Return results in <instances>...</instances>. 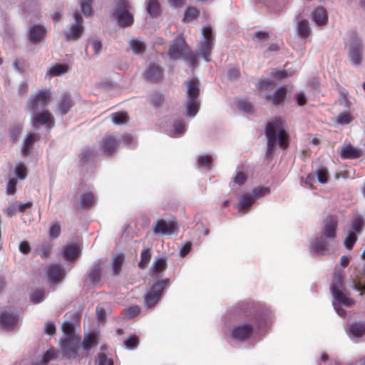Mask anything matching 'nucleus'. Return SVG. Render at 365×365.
I'll list each match as a JSON object with an SVG mask.
<instances>
[{
    "mask_svg": "<svg viewBox=\"0 0 365 365\" xmlns=\"http://www.w3.org/2000/svg\"><path fill=\"white\" fill-rule=\"evenodd\" d=\"M364 225V221L362 217L357 216L352 219L351 222V230L355 232L356 235L360 233Z\"/></svg>",
    "mask_w": 365,
    "mask_h": 365,
    "instance_id": "obj_41",
    "label": "nucleus"
},
{
    "mask_svg": "<svg viewBox=\"0 0 365 365\" xmlns=\"http://www.w3.org/2000/svg\"><path fill=\"white\" fill-rule=\"evenodd\" d=\"M69 67L66 64H54L53 66H51L48 71V73H51L52 76H61L63 73H66L68 71Z\"/></svg>",
    "mask_w": 365,
    "mask_h": 365,
    "instance_id": "obj_37",
    "label": "nucleus"
},
{
    "mask_svg": "<svg viewBox=\"0 0 365 365\" xmlns=\"http://www.w3.org/2000/svg\"><path fill=\"white\" fill-rule=\"evenodd\" d=\"M51 246L48 243H43L39 247H38L37 251L38 255L41 256L42 259H46L51 252Z\"/></svg>",
    "mask_w": 365,
    "mask_h": 365,
    "instance_id": "obj_53",
    "label": "nucleus"
},
{
    "mask_svg": "<svg viewBox=\"0 0 365 365\" xmlns=\"http://www.w3.org/2000/svg\"><path fill=\"white\" fill-rule=\"evenodd\" d=\"M297 31L299 37L306 41L310 34L309 24L307 20H301L297 24Z\"/></svg>",
    "mask_w": 365,
    "mask_h": 365,
    "instance_id": "obj_32",
    "label": "nucleus"
},
{
    "mask_svg": "<svg viewBox=\"0 0 365 365\" xmlns=\"http://www.w3.org/2000/svg\"><path fill=\"white\" fill-rule=\"evenodd\" d=\"M198 163L202 166H209L212 162V156L209 155L199 156Z\"/></svg>",
    "mask_w": 365,
    "mask_h": 365,
    "instance_id": "obj_62",
    "label": "nucleus"
},
{
    "mask_svg": "<svg viewBox=\"0 0 365 365\" xmlns=\"http://www.w3.org/2000/svg\"><path fill=\"white\" fill-rule=\"evenodd\" d=\"M65 274V270L59 264H53L46 267L48 281L51 284L58 283L63 279Z\"/></svg>",
    "mask_w": 365,
    "mask_h": 365,
    "instance_id": "obj_16",
    "label": "nucleus"
},
{
    "mask_svg": "<svg viewBox=\"0 0 365 365\" xmlns=\"http://www.w3.org/2000/svg\"><path fill=\"white\" fill-rule=\"evenodd\" d=\"M187 99H199L200 83L196 78H191L185 82Z\"/></svg>",
    "mask_w": 365,
    "mask_h": 365,
    "instance_id": "obj_23",
    "label": "nucleus"
},
{
    "mask_svg": "<svg viewBox=\"0 0 365 365\" xmlns=\"http://www.w3.org/2000/svg\"><path fill=\"white\" fill-rule=\"evenodd\" d=\"M350 61L354 65H359L363 59L362 45L359 41H354L350 46L348 53Z\"/></svg>",
    "mask_w": 365,
    "mask_h": 365,
    "instance_id": "obj_18",
    "label": "nucleus"
},
{
    "mask_svg": "<svg viewBox=\"0 0 365 365\" xmlns=\"http://www.w3.org/2000/svg\"><path fill=\"white\" fill-rule=\"evenodd\" d=\"M287 92V86H282L278 88L273 95H266L264 98L273 106L280 105L286 98Z\"/></svg>",
    "mask_w": 365,
    "mask_h": 365,
    "instance_id": "obj_22",
    "label": "nucleus"
},
{
    "mask_svg": "<svg viewBox=\"0 0 365 365\" xmlns=\"http://www.w3.org/2000/svg\"><path fill=\"white\" fill-rule=\"evenodd\" d=\"M265 135L267 138V155L272 154L276 140L282 149H287L289 145V136L283 128V122L279 117H275L269 121L265 126Z\"/></svg>",
    "mask_w": 365,
    "mask_h": 365,
    "instance_id": "obj_1",
    "label": "nucleus"
},
{
    "mask_svg": "<svg viewBox=\"0 0 365 365\" xmlns=\"http://www.w3.org/2000/svg\"><path fill=\"white\" fill-rule=\"evenodd\" d=\"M96 203L94 194L91 191H86L80 196V204L83 209L90 208Z\"/></svg>",
    "mask_w": 365,
    "mask_h": 365,
    "instance_id": "obj_28",
    "label": "nucleus"
},
{
    "mask_svg": "<svg viewBox=\"0 0 365 365\" xmlns=\"http://www.w3.org/2000/svg\"><path fill=\"white\" fill-rule=\"evenodd\" d=\"M122 313L128 318L131 319L138 316L140 313V308L138 305H133L124 309Z\"/></svg>",
    "mask_w": 365,
    "mask_h": 365,
    "instance_id": "obj_47",
    "label": "nucleus"
},
{
    "mask_svg": "<svg viewBox=\"0 0 365 365\" xmlns=\"http://www.w3.org/2000/svg\"><path fill=\"white\" fill-rule=\"evenodd\" d=\"M163 76V71L161 66L155 64H150L145 72L146 80L151 83H156L160 81Z\"/></svg>",
    "mask_w": 365,
    "mask_h": 365,
    "instance_id": "obj_20",
    "label": "nucleus"
},
{
    "mask_svg": "<svg viewBox=\"0 0 365 365\" xmlns=\"http://www.w3.org/2000/svg\"><path fill=\"white\" fill-rule=\"evenodd\" d=\"M61 232L60 222L58 221L54 222L48 230V235L51 238L56 239L58 237Z\"/></svg>",
    "mask_w": 365,
    "mask_h": 365,
    "instance_id": "obj_50",
    "label": "nucleus"
},
{
    "mask_svg": "<svg viewBox=\"0 0 365 365\" xmlns=\"http://www.w3.org/2000/svg\"><path fill=\"white\" fill-rule=\"evenodd\" d=\"M46 30L41 25H33L28 31V40L33 43H40L45 37Z\"/></svg>",
    "mask_w": 365,
    "mask_h": 365,
    "instance_id": "obj_17",
    "label": "nucleus"
},
{
    "mask_svg": "<svg viewBox=\"0 0 365 365\" xmlns=\"http://www.w3.org/2000/svg\"><path fill=\"white\" fill-rule=\"evenodd\" d=\"M96 365H113V360L108 358L104 353H100L96 360Z\"/></svg>",
    "mask_w": 365,
    "mask_h": 365,
    "instance_id": "obj_52",
    "label": "nucleus"
},
{
    "mask_svg": "<svg viewBox=\"0 0 365 365\" xmlns=\"http://www.w3.org/2000/svg\"><path fill=\"white\" fill-rule=\"evenodd\" d=\"M120 141H122L124 143V145L127 146L133 145L135 143V140L133 137L132 136V135L128 133L123 135L120 138Z\"/></svg>",
    "mask_w": 365,
    "mask_h": 365,
    "instance_id": "obj_64",
    "label": "nucleus"
},
{
    "mask_svg": "<svg viewBox=\"0 0 365 365\" xmlns=\"http://www.w3.org/2000/svg\"><path fill=\"white\" fill-rule=\"evenodd\" d=\"M139 344V339L136 335L128 336L124 341L125 346L128 349H134Z\"/></svg>",
    "mask_w": 365,
    "mask_h": 365,
    "instance_id": "obj_51",
    "label": "nucleus"
},
{
    "mask_svg": "<svg viewBox=\"0 0 365 365\" xmlns=\"http://www.w3.org/2000/svg\"><path fill=\"white\" fill-rule=\"evenodd\" d=\"M187 49V46L182 36H179L174 39L168 51V56L171 60L175 61L182 57Z\"/></svg>",
    "mask_w": 365,
    "mask_h": 365,
    "instance_id": "obj_9",
    "label": "nucleus"
},
{
    "mask_svg": "<svg viewBox=\"0 0 365 365\" xmlns=\"http://www.w3.org/2000/svg\"><path fill=\"white\" fill-rule=\"evenodd\" d=\"M112 122L117 125L124 124L128 120V115L125 112H115L110 115Z\"/></svg>",
    "mask_w": 365,
    "mask_h": 365,
    "instance_id": "obj_40",
    "label": "nucleus"
},
{
    "mask_svg": "<svg viewBox=\"0 0 365 365\" xmlns=\"http://www.w3.org/2000/svg\"><path fill=\"white\" fill-rule=\"evenodd\" d=\"M78 254V247L74 245H68L64 247L63 257L68 261H73Z\"/></svg>",
    "mask_w": 365,
    "mask_h": 365,
    "instance_id": "obj_35",
    "label": "nucleus"
},
{
    "mask_svg": "<svg viewBox=\"0 0 365 365\" xmlns=\"http://www.w3.org/2000/svg\"><path fill=\"white\" fill-rule=\"evenodd\" d=\"M312 19L319 26L326 24L327 22L326 10L322 7L316 8L312 13Z\"/></svg>",
    "mask_w": 365,
    "mask_h": 365,
    "instance_id": "obj_27",
    "label": "nucleus"
},
{
    "mask_svg": "<svg viewBox=\"0 0 365 365\" xmlns=\"http://www.w3.org/2000/svg\"><path fill=\"white\" fill-rule=\"evenodd\" d=\"M119 143L115 135L106 133L99 142V148L104 155L111 156L115 153Z\"/></svg>",
    "mask_w": 365,
    "mask_h": 365,
    "instance_id": "obj_8",
    "label": "nucleus"
},
{
    "mask_svg": "<svg viewBox=\"0 0 365 365\" xmlns=\"http://www.w3.org/2000/svg\"><path fill=\"white\" fill-rule=\"evenodd\" d=\"M168 283V279H164L158 282L152 287L150 291L144 297V306L147 309H150L157 304Z\"/></svg>",
    "mask_w": 365,
    "mask_h": 365,
    "instance_id": "obj_6",
    "label": "nucleus"
},
{
    "mask_svg": "<svg viewBox=\"0 0 365 365\" xmlns=\"http://www.w3.org/2000/svg\"><path fill=\"white\" fill-rule=\"evenodd\" d=\"M19 251L24 255H28L31 252L29 242L26 240L21 241L19 246Z\"/></svg>",
    "mask_w": 365,
    "mask_h": 365,
    "instance_id": "obj_63",
    "label": "nucleus"
},
{
    "mask_svg": "<svg viewBox=\"0 0 365 365\" xmlns=\"http://www.w3.org/2000/svg\"><path fill=\"white\" fill-rule=\"evenodd\" d=\"M18 322V315L11 307H6L0 313V324L8 330L14 329Z\"/></svg>",
    "mask_w": 365,
    "mask_h": 365,
    "instance_id": "obj_15",
    "label": "nucleus"
},
{
    "mask_svg": "<svg viewBox=\"0 0 365 365\" xmlns=\"http://www.w3.org/2000/svg\"><path fill=\"white\" fill-rule=\"evenodd\" d=\"M202 34L203 36V40L200 42L198 54L206 61H210L214 40L211 26H204L202 29Z\"/></svg>",
    "mask_w": 365,
    "mask_h": 365,
    "instance_id": "obj_4",
    "label": "nucleus"
},
{
    "mask_svg": "<svg viewBox=\"0 0 365 365\" xmlns=\"http://www.w3.org/2000/svg\"><path fill=\"white\" fill-rule=\"evenodd\" d=\"M363 155V150L352 146L350 143L344 145L340 151L343 159H357Z\"/></svg>",
    "mask_w": 365,
    "mask_h": 365,
    "instance_id": "obj_21",
    "label": "nucleus"
},
{
    "mask_svg": "<svg viewBox=\"0 0 365 365\" xmlns=\"http://www.w3.org/2000/svg\"><path fill=\"white\" fill-rule=\"evenodd\" d=\"M167 267V262L164 258L156 259L153 264V270L155 274H160L165 270Z\"/></svg>",
    "mask_w": 365,
    "mask_h": 365,
    "instance_id": "obj_44",
    "label": "nucleus"
},
{
    "mask_svg": "<svg viewBox=\"0 0 365 365\" xmlns=\"http://www.w3.org/2000/svg\"><path fill=\"white\" fill-rule=\"evenodd\" d=\"M338 227V217L336 215L327 216L322 227V233L324 237L334 240L336 236Z\"/></svg>",
    "mask_w": 365,
    "mask_h": 365,
    "instance_id": "obj_14",
    "label": "nucleus"
},
{
    "mask_svg": "<svg viewBox=\"0 0 365 365\" xmlns=\"http://www.w3.org/2000/svg\"><path fill=\"white\" fill-rule=\"evenodd\" d=\"M329 245L324 237H316L311 242L309 250L319 255H324L329 250Z\"/></svg>",
    "mask_w": 365,
    "mask_h": 365,
    "instance_id": "obj_19",
    "label": "nucleus"
},
{
    "mask_svg": "<svg viewBox=\"0 0 365 365\" xmlns=\"http://www.w3.org/2000/svg\"><path fill=\"white\" fill-rule=\"evenodd\" d=\"M152 257V250L150 247H145L140 253V259L138 264L140 269H144L150 262Z\"/></svg>",
    "mask_w": 365,
    "mask_h": 365,
    "instance_id": "obj_31",
    "label": "nucleus"
},
{
    "mask_svg": "<svg viewBox=\"0 0 365 365\" xmlns=\"http://www.w3.org/2000/svg\"><path fill=\"white\" fill-rule=\"evenodd\" d=\"M44 298V292L43 290H36L31 294V300L34 304H38L43 301Z\"/></svg>",
    "mask_w": 365,
    "mask_h": 365,
    "instance_id": "obj_58",
    "label": "nucleus"
},
{
    "mask_svg": "<svg viewBox=\"0 0 365 365\" xmlns=\"http://www.w3.org/2000/svg\"><path fill=\"white\" fill-rule=\"evenodd\" d=\"M238 107L241 110L247 113L252 112L253 110V106L248 100H241L238 103Z\"/></svg>",
    "mask_w": 365,
    "mask_h": 365,
    "instance_id": "obj_59",
    "label": "nucleus"
},
{
    "mask_svg": "<svg viewBox=\"0 0 365 365\" xmlns=\"http://www.w3.org/2000/svg\"><path fill=\"white\" fill-rule=\"evenodd\" d=\"M129 45L133 52L135 54H141L145 52V43L137 38H133L130 41Z\"/></svg>",
    "mask_w": 365,
    "mask_h": 365,
    "instance_id": "obj_36",
    "label": "nucleus"
},
{
    "mask_svg": "<svg viewBox=\"0 0 365 365\" xmlns=\"http://www.w3.org/2000/svg\"><path fill=\"white\" fill-rule=\"evenodd\" d=\"M15 173L16 176L21 180L26 178L27 175V170L26 166L23 163L18 164L15 168Z\"/></svg>",
    "mask_w": 365,
    "mask_h": 365,
    "instance_id": "obj_57",
    "label": "nucleus"
},
{
    "mask_svg": "<svg viewBox=\"0 0 365 365\" xmlns=\"http://www.w3.org/2000/svg\"><path fill=\"white\" fill-rule=\"evenodd\" d=\"M190 67H195L197 63L196 55L192 51H185L182 56Z\"/></svg>",
    "mask_w": 365,
    "mask_h": 365,
    "instance_id": "obj_54",
    "label": "nucleus"
},
{
    "mask_svg": "<svg viewBox=\"0 0 365 365\" xmlns=\"http://www.w3.org/2000/svg\"><path fill=\"white\" fill-rule=\"evenodd\" d=\"M101 277V266L98 263L94 266L93 269L88 274V278L93 283H96L100 281Z\"/></svg>",
    "mask_w": 365,
    "mask_h": 365,
    "instance_id": "obj_43",
    "label": "nucleus"
},
{
    "mask_svg": "<svg viewBox=\"0 0 365 365\" xmlns=\"http://www.w3.org/2000/svg\"><path fill=\"white\" fill-rule=\"evenodd\" d=\"M164 101V97L162 94L155 93L151 96L150 102L155 107L160 106Z\"/></svg>",
    "mask_w": 365,
    "mask_h": 365,
    "instance_id": "obj_60",
    "label": "nucleus"
},
{
    "mask_svg": "<svg viewBox=\"0 0 365 365\" xmlns=\"http://www.w3.org/2000/svg\"><path fill=\"white\" fill-rule=\"evenodd\" d=\"M270 34V31H257L253 34L252 40L257 42L266 41L269 38Z\"/></svg>",
    "mask_w": 365,
    "mask_h": 365,
    "instance_id": "obj_55",
    "label": "nucleus"
},
{
    "mask_svg": "<svg viewBox=\"0 0 365 365\" xmlns=\"http://www.w3.org/2000/svg\"><path fill=\"white\" fill-rule=\"evenodd\" d=\"M146 9L152 17H157L161 13V7L158 0H149Z\"/></svg>",
    "mask_w": 365,
    "mask_h": 365,
    "instance_id": "obj_34",
    "label": "nucleus"
},
{
    "mask_svg": "<svg viewBox=\"0 0 365 365\" xmlns=\"http://www.w3.org/2000/svg\"><path fill=\"white\" fill-rule=\"evenodd\" d=\"M124 261V254L117 253L113 255L111 262L112 274L113 276H117L120 273Z\"/></svg>",
    "mask_w": 365,
    "mask_h": 365,
    "instance_id": "obj_26",
    "label": "nucleus"
},
{
    "mask_svg": "<svg viewBox=\"0 0 365 365\" xmlns=\"http://www.w3.org/2000/svg\"><path fill=\"white\" fill-rule=\"evenodd\" d=\"M330 289L334 300L339 304L348 307H351L354 305V300L344 293V279L341 273L334 274Z\"/></svg>",
    "mask_w": 365,
    "mask_h": 365,
    "instance_id": "obj_2",
    "label": "nucleus"
},
{
    "mask_svg": "<svg viewBox=\"0 0 365 365\" xmlns=\"http://www.w3.org/2000/svg\"><path fill=\"white\" fill-rule=\"evenodd\" d=\"M114 16L121 27L129 26L133 23V16L130 13V6L126 0H120L117 3Z\"/></svg>",
    "mask_w": 365,
    "mask_h": 365,
    "instance_id": "obj_5",
    "label": "nucleus"
},
{
    "mask_svg": "<svg viewBox=\"0 0 365 365\" xmlns=\"http://www.w3.org/2000/svg\"><path fill=\"white\" fill-rule=\"evenodd\" d=\"M200 15V11L194 7H189L185 12L183 21H193Z\"/></svg>",
    "mask_w": 365,
    "mask_h": 365,
    "instance_id": "obj_49",
    "label": "nucleus"
},
{
    "mask_svg": "<svg viewBox=\"0 0 365 365\" xmlns=\"http://www.w3.org/2000/svg\"><path fill=\"white\" fill-rule=\"evenodd\" d=\"M247 179V175L242 171L237 172L235 178L234 182L238 185H242Z\"/></svg>",
    "mask_w": 365,
    "mask_h": 365,
    "instance_id": "obj_61",
    "label": "nucleus"
},
{
    "mask_svg": "<svg viewBox=\"0 0 365 365\" xmlns=\"http://www.w3.org/2000/svg\"><path fill=\"white\" fill-rule=\"evenodd\" d=\"M80 339V337L64 338L61 339V348L66 358L74 359L77 357Z\"/></svg>",
    "mask_w": 365,
    "mask_h": 365,
    "instance_id": "obj_7",
    "label": "nucleus"
},
{
    "mask_svg": "<svg viewBox=\"0 0 365 365\" xmlns=\"http://www.w3.org/2000/svg\"><path fill=\"white\" fill-rule=\"evenodd\" d=\"M255 201V198L247 194L242 195L239 199V204L237 208L240 212L247 209L252 205Z\"/></svg>",
    "mask_w": 365,
    "mask_h": 365,
    "instance_id": "obj_38",
    "label": "nucleus"
},
{
    "mask_svg": "<svg viewBox=\"0 0 365 365\" xmlns=\"http://www.w3.org/2000/svg\"><path fill=\"white\" fill-rule=\"evenodd\" d=\"M356 240L357 235H356L355 232L349 231L344 242V247L348 250H351Z\"/></svg>",
    "mask_w": 365,
    "mask_h": 365,
    "instance_id": "obj_48",
    "label": "nucleus"
},
{
    "mask_svg": "<svg viewBox=\"0 0 365 365\" xmlns=\"http://www.w3.org/2000/svg\"><path fill=\"white\" fill-rule=\"evenodd\" d=\"M62 331L65 334V338H75L78 337L75 334V326L71 322L66 321L61 326Z\"/></svg>",
    "mask_w": 365,
    "mask_h": 365,
    "instance_id": "obj_39",
    "label": "nucleus"
},
{
    "mask_svg": "<svg viewBox=\"0 0 365 365\" xmlns=\"http://www.w3.org/2000/svg\"><path fill=\"white\" fill-rule=\"evenodd\" d=\"M153 230L155 234L172 235L178 232L177 222L174 220L165 221L158 220L153 226Z\"/></svg>",
    "mask_w": 365,
    "mask_h": 365,
    "instance_id": "obj_11",
    "label": "nucleus"
},
{
    "mask_svg": "<svg viewBox=\"0 0 365 365\" xmlns=\"http://www.w3.org/2000/svg\"><path fill=\"white\" fill-rule=\"evenodd\" d=\"M98 344V341L94 333H89L84 336L81 346L85 351L90 350L93 346Z\"/></svg>",
    "mask_w": 365,
    "mask_h": 365,
    "instance_id": "obj_33",
    "label": "nucleus"
},
{
    "mask_svg": "<svg viewBox=\"0 0 365 365\" xmlns=\"http://www.w3.org/2000/svg\"><path fill=\"white\" fill-rule=\"evenodd\" d=\"M31 123L34 127L38 125H46L48 129H51L55 125V120L48 110H43L41 112H34Z\"/></svg>",
    "mask_w": 365,
    "mask_h": 365,
    "instance_id": "obj_12",
    "label": "nucleus"
},
{
    "mask_svg": "<svg viewBox=\"0 0 365 365\" xmlns=\"http://www.w3.org/2000/svg\"><path fill=\"white\" fill-rule=\"evenodd\" d=\"M350 334L356 338L361 337L365 334V322H356L349 325Z\"/></svg>",
    "mask_w": 365,
    "mask_h": 365,
    "instance_id": "obj_30",
    "label": "nucleus"
},
{
    "mask_svg": "<svg viewBox=\"0 0 365 365\" xmlns=\"http://www.w3.org/2000/svg\"><path fill=\"white\" fill-rule=\"evenodd\" d=\"M51 99V93L48 90H39L31 96L26 108L33 112L46 108Z\"/></svg>",
    "mask_w": 365,
    "mask_h": 365,
    "instance_id": "obj_3",
    "label": "nucleus"
},
{
    "mask_svg": "<svg viewBox=\"0 0 365 365\" xmlns=\"http://www.w3.org/2000/svg\"><path fill=\"white\" fill-rule=\"evenodd\" d=\"M363 273L365 276V267ZM353 288L359 291L360 295L365 294V280L361 277L354 279L353 281Z\"/></svg>",
    "mask_w": 365,
    "mask_h": 365,
    "instance_id": "obj_46",
    "label": "nucleus"
},
{
    "mask_svg": "<svg viewBox=\"0 0 365 365\" xmlns=\"http://www.w3.org/2000/svg\"><path fill=\"white\" fill-rule=\"evenodd\" d=\"M73 106V102L71 95L68 93H63L58 100L57 107L61 115L68 113Z\"/></svg>",
    "mask_w": 365,
    "mask_h": 365,
    "instance_id": "obj_24",
    "label": "nucleus"
},
{
    "mask_svg": "<svg viewBox=\"0 0 365 365\" xmlns=\"http://www.w3.org/2000/svg\"><path fill=\"white\" fill-rule=\"evenodd\" d=\"M354 117L349 112L340 113L336 118L335 123L342 125H348L352 122Z\"/></svg>",
    "mask_w": 365,
    "mask_h": 365,
    "instance_id": "obj_42",
    "label": "nucleus"
},
{
    "mask_svg": "<svg viewBox=\"0 0 365 365\" xmlns=\"http://www.w3.org/2000/svg\"><path fill=\"white\" fill-rule=\"evenodd\" d=\"M200 106L199 99H187L185 103L186 115L194 117L198 112Z\"/></svg>",
    "mask_w": 365,
    "mask_h": 365,
    "instance_id": "obj_29",
    "label": "nucleus"
},
{
    "mask_svg": "<svg viewBox=\"0 0 365 365\" xmlns=\"http://www.w3.org/2000/svg\"><path fill=\"white\" fill-rule=\"evenodd\" d=\"M91 0H83L81 2V11L85 16H91L93 13Z\"/></svg>",
    "mask_w": 365,
    "mask_h": 365,
    "instance_id": "obj_56",
    "label": "nucleus"
},
{
    "mask_svg": "<svg viewBox=\"0 0 365 365\" xmlns=\"http://www.w3.org/2000/svg\"><path fill=\"white\" fill-rule=\"evenodd\" d=\"M315 175L317 177L318 181L320 183L324 184L327 182L329 178L328 170L324 166L319 167L315 173Z\"/></svg>",
    "mask_w": 365,
    "mask_h": 365,
    "instance_id": "obj_45",
    "label": "nucleus"
},
{
    "mask_svg": "<svg viewBox=\"0 0 365 365\" xmlns=\"http://www.w3.org/2000/svg\"><path fill=\"white\" fill-rule=\"evenodd\" d=\"M75 23L71 26L70 31L65 35L66 41H76L78 39L83 31V19L78 12H75L73 14Z\"/></svg>",
    "mask_w": 365,
    "mask_h": 365,
    "instance_id": "obj_13",
    "label": "nucleus"
},
{
    "mask_svg": "<svg viewBox=\"0 0 365 365\" xmlns=\"http://www.w3.org/2000/svg\"><path fill=\"white\" fill-rule=\"evenodd\" d=\"M253 325L249 323H243L233 327L231 331V336L233 339L239 341L248 340L254 332Z\"/></svg>",
    "mask_w": 365,
    "mask_h": 365,
    "instance_id": "obj_10",
    "label": "nucleus"
},
{
    "mask_svg": "<svg viewBox=\"0 0 365 365\" xmlns=\"http://www.w3.org/2000/svg\"><path fill=\"white\" fill-rule=\"evenodd\" d=\"M40 135L36 133H29L27 135L24 141V145L21 149V153L24 156L26 157L31 154V149L33 145L39 140Z\"/></svg>",
    "mask_w": 365,
    "mask_h": 365,
    "instance_id": "obj_25",
    "label": "nucleus"
}]
</instances>
